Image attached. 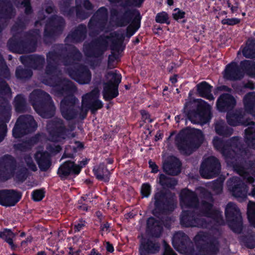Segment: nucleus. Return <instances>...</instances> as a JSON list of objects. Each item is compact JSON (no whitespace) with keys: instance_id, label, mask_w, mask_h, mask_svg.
Segmentation results:
<instances>
[{"instance_id":"9d476101","label":"nucleus","mask_w":255,"mask_h":255,"mask_svg":"<svg viewBox=\"0 0 255 255\" xmlns=\"http://www.w3.org/2000/svg\"><path fill=\"white\" fill-rule=\"evenodd\" d=\"M65 26V20L63 17L55 14L49 17L44 29V42L47 44L50 42L49 40L55 39L60 35Z\"/></svg>"},{"instance_id":"39448f33","label":"nucleus","mask_w":255,"mask_h":255,"mask_svg":"<svg viewBox=\"0 0 255 255\" xmlns=\"http://www.w3.org/2000/svg\"><path fill=\"white\" fill-rule=\"evenodd\" d=\"M29 101L36 113L43 118H52L55 113V107L51 97L46 92L37 89L29 95Z\"/></svg>"},{"instance_id":"f8f14e48","label":"nucleus","mask_w":255,"mask_h":255,"mask_svg":"<svg viewBox=\"0 0 255 255\" xmlns=\"http://www.w3.org/2000/svg\"><path fill=\"white\" fill-rule=\"evenodd\" d=\"M37 128V124L33 116L21 115L17 118L12 129V136L15 138H21L35 131Z\"/></svg>"},{"instance_id":"13d9d810","label":"nucleus","mask_w":255,"mask_h":255,"mask_svg":"<svg viewBox=\"0 0 255 255\" xmlns=\"http://www.w3.org/2000/svg\"><path fill=\"white\" fill-rule=\"evenodd\" d=\"M15 109L18 113H23L26 110V101L24 96L19 94L14 98Z\"/></svg>"},{"instance_id":"6e6d98bb","label":"nucleus","mask_w":255,"mask_h":255,"mask_svg":"<svg viewBox=\"0 0 255 255\" xmlns=\"http://www.w3.org/2000/svg\"><path fill=\"white\" fill-rule=\"evenodd\" d=\"M141 19L135 18L132 23L129 24L126 29V36L129 38L134 34L140 27Z\"/></svg>"},{"instance_id":"338daca9","label":"nucleus","mask_w":255,"mask_h":255,"mask_svg":"<svg viewBox=\"0 0 255 255\" xmlns=\"http://www.w3.org/2000/svg\"><path fill=\"white\" fill-rule=\"evenodd\" d=\"M151 192V186L149 183H144L140 188V194L142 198H148Z\"/></svg>"},{"instance_id":"a19ab883","label":"nucleus","mask_w":255,"mask_h":255,"mask_svg":"<svg viewBox=\"0 0 255 255\" xmlns=\"http://www.w3.org/2000/svg\"><path fill=\"white\" fill-rule=\"evenodd\" d=\"M34 158L41 171H47L51 165L50 157L47 152H37Z\"/></svg>"},{"instance_id":"603ef678","label":"nucleus","mask_w":255,"mask_h":255,"mask_svg":"<svg viewBox=\"0 0 255 255\" xmlns=\"http://www.w3.org/2000/svg\"><path fill=\"white\" fill-rule=\"evenodd\" d=\"M158 183L163 188H173L177 184V180L161 173L159 175Z\"/></svg>"},{"instance_id":"e433bc0d","label":"nucleus","mask_w":255,"mask_h":255,"mask_svg":"<svg viewBox=\"0 0 255 255\" xmlns=\"http://www.w3.org/2000/svg\"><path fill=\"white\" fill-rule=\"evenodd\" d=\"M146 231L152 237H160L163 231L161 221L153 217H150L147 220Z\"/></svg>"},{"instance_id":"3c124183","label":"nucleus","mask_w":255,"mask_h":255,"mask_svg":"<svg viewBox=\"0 0 255 255\" xmlns=\"http://www.w3.org/2000/svg\"><path fill=\"white\" fill-rule=\"evenodd\" d=\"M252 123L254 126L248 127L245 131V141L248 147L255 149V125Z\"/></svg>"},{"instance_id":"8fccbe9b","label":"nucleus","mask_w":255,"mask_h":255,"mask_svg":"<svg viewBox=\"0 0 255 255\" xmlns=\"http://www.w3.org/2000/svg\"><path fill=\"white\" fill-rule=\"evenodd\" d=\"M244 109L250 114L255 110V92H251L245 95L243 99Z\"/></svg>"},{"instance_id":"de8ad7c7","label":"nucleus","mask_w":255,"mask_h":255,"mask_svg":"<svg viewBox=\"0 0 255 255\" xmlns=\"http://www.w3.org/2000/svg\"><path fill=\"white\" fill-rule=\"evenodd\" d=\"M213 144L215 149L221 152L226 159H230V151L227 140H225L216 136L213 140Z\"/></svg>"},{"instance_id":"a878e982","label":"nucleus","mask_w":255,"mask_h":255,"mask_svg":"<svg viewBox=\"0 0 255 255\" xmlns=\"http://www.w3.org/2000/svg\"><path fill=\"white\" fill-rule=\"evenodd\" d=\"M22 196V193L16 190H0V205L6 207L14 206L20 200Z\"/></svg>"},{"instance_id":"393cba45","label":"nucleus","mask_w":255,"mask_h":255,"mask_svg":"<svg viewBox=\"0 0 255 255\" xmlns=\"http://www.w3.org/2000/svg\"><path fill=\"white\" fill-rule=\"evenodd\" d=\"M10 107L5 99L0 102V142L4 138L7 132L6 124L11 118Z\"/></svg>"},{"instance_id":"c85d7f7f","label":"nucleus","mask_w":255,"mask_h":255,"mask_svg":"<svg viewBox=\"0 0 255 255\" xmlns=\"http://www.w3.org/2000/svg\"><path fill=\"white\" fill-rule=\"evenodd\" d=\"M179 199L181 205L185 208H197L199 205V200L196 193L188 188L181 190Z\"/></svg>"},{"instance_id":"09e8293b","label":"nucleus","mask_w":255,"mask_h":255,"mask_svg":"<svg viewBox=\"0 0 255 255\" xmlns=\"http://www.w3.org/2000/svg\"><path fill=\"white\" fill-rule=\"evenodd\" d=\"M215 130L217 134L228 137L233 133V129L228 126L223 121H220L215 125Z\"/></svg>"},{"instance_id":"c03bdc74","label":"nucleus","mask_w":255,"mask_h":255,"mask_svg":"<svg viewBox=\"0 0 255 255\" xmlns=\"http://www.w3.org/2000/svg\"><path fill=\"white\" fill-rule=\"evenodd\" d=\"M16 234L10 229L3 228L0 231V239L3 240L9 246L12 251H15L19 247L18 245L15 244L13 239L15 238Z\"/></svg>"},{"instance_id":"a211bd4d","label":"nucleus","mask_w":255,"mask_h":255,"mask_svg":"<svg viewBox=\"0 0 255 255\" xmlns=\"http://www.w3.org/2000/svg\"><path fill=\"white\" fill-rule=\"evenodd\" d=\"M50 136L53 140L66 139L69 130L66 127L64 122L60 118H54L47 125Z\"/></svg>"},{"instance_id":"0eeeda50","label":"nucleus","mask_w":255,"mask_h":255,"mask_svg":"<svg viewBox=\"0 0 255 255\" xmlns=\"http://www.w3.org/2000/svg\"><path fill=\"white\" fill-rule=\"evenodd\" d=\"M194 241L198 252L196 255H217L219 252V241L208 232H198Z\"/></svg>"},{"instance_id":"49530a36","label":"nucleus","mask_w":255,"mask_h":255,"mask_svg":"<svg viewBox=\"0 0 255 255\" xmlns=\"http://www.w3.org/2000/svg\"><path fill=\"white\" fill-rule=\"evenodd\" d=\"M197 92L198 95L210 101L213 100L214 97L211 92L213 86L206 81H202L196 85Z\"/></svg>"},{"instance_id":"72a5a7b5","label":"nucleus","mask_w":255,"mask_h":255,"mask_svg":"<svg viewBox=\"0 0 255 255\" xmlns=\"http://www.w3.org/2000/svg\"><path fill=\"white\" fill-rule=\"evenodd\" d=\"M21 62L25 66L34 70H41L43 68L45 60L43 55L37 54L22 56L20 58Z\"/></svg>"},{"instance_id":"680f3d73","label":"nucleus","mask_w":255,"mask_h":255,"mask_svg":"<svg viewBox=\"0 0 255 255\" xmlns=\"http://www.w3.org/2000/svg\"><path fill=\"white\" fill-rule=\"evenodd\" d=\"M247 216L250 224L255 228V204L251 202L248 205Z\"/></svg>"},{"instance_id":"58836bf2","label":"nucleus","mask_w":255,"mask_h":255,"mask_svg":"<svg viewBox=\"0 0 255 255\" xmlns=\"http://www.w3.org/2000/svg\"><path fill=\"white\" fill-rule=\"evenodd\" d=\"M87 33V27L85 24H79L73 31L69 33L67 38H70L74 43H80L83 41L86 38Z\"/></svg>"},{"instance_id":"f03ea898","label":"nucleus","mask_w":255,"mask_h":255,"mask_svg":"<svg viewBox=\"0 0 255 255\" xmlns=\"http://www.w3.org/2000/svg\"><path fill=\"white\" fill-rule=\"evenodd\" d=\"M81 58L82 54L76 46H70L68 48L63 44H57L53 50L46 54L45 73L50 77H58L55 75L61 62L64 65H68L72 61H80Z\"/></svg>"},{"instance_id":"aec40b11","label":"nucleus","mask_w":255,"mask_h":255,"mask_svg":"<svg viewBox=\"0 0 255 255\" xmlns=\"http://www.w3.org/2000/svg\"><path fill=\"white\" fill-rule=\"evenodd\" d=\"M233 168L246 182L249 183L254 182L255 179L250 175L248 170L250 169L252 171L255 176V160L247 161L245 160H241L240 162H233Z\"/></svg>"},{"instance_id":"f704fd0d","label":"nucleus","mask_w":255,"mask_h":255,"mask_svg":"<svg viewBox=\"0 0 255 255\" xmlns=\"http://www.w3.org/2000/svg\"><path fill=\"white\" fill-rule=\"evenodd\" d=\"M200 106V105H196L195 102L191 101H187L184 104L183 113L186 114L188 120L192 123H199Z\"/></svg>"},{"instance_id":"ea45409f","label":"nucleus","mask_w":255,"mask_h":255,"mask_svg":"<svg viewBox=\"0 0 255 255\" xmlns=\"http://www.w3.org/2000/svg\"><path fill=\"white\" fill-rule=\"evenodd\" d=\"M15 14V9L9 0H0V17L5 19H10Z\"/></svg>"},{"instance_id":"79ce46f5","label":"nucleus","mask_w":255,"mask_h":255,"mask_svg":"<svg viewBox=\"0 0 255 255\" xmlns=\"http://www.w3.org/2000/svg\"><path fill=\"white\" fill-rule=\"evenodd\" d=\"M244 113L242 110L227 112L226 119L228 124L233 127L243 125Z\"/></svg>"},{"instance_id":"2eb2a0df","label":"nucleus","mask_w":255,"mask_h":255,"mask_svg":"<svg viewBox=\"0 0 255 255\" xmlns=\"http://www.w3.org/2000/svg\"><path fill=\"white\" fill-rule=\"evenodd\" d=\"M221 165L219 160L214 156H210L202 162L199 172L205 179H211L217 176L220 173Z\"/></svg>"},{"instance_id":"4468645a","label":"nucleus","mask_w":255,"mask_h":255,"mask_svg":"<svg viewBox=\"0 0 255 255\" xmlns=\"http://www.w3.org/2000/svg\"><path fill=\"white\" fill-rule=\"evenodd\" d=\"M79 0H75L76 5L71 6V0H64L59 3V9L61 13L65 16L70 18H74L75 15L77 19L83 21L88 18L91 13L82 9Z\"/></svg>"},{"instance_id":"f257e3e1","label":"nucleus","mask_w":255,"mask_h":255,"mask_svg":"<svg viewBox=\"0 0 255 255\" xmlns=\"http://www.w3.org/2000/svg\"><path fill=\"white\" fill-rule=\"evenodd\" d=\"M43 83L52 87L54 94L63 97L60 102V112L62 117L67 121L76 119L79 114V107L76 104L78 99L74 95L77 88L70 80L61 77H48L43 80Z\"/></svg>"},{"instance_id":"052dcab7","label":"nucleus","mask_w":255,"mask_h":255,"mask_svg":"<svg viewBox=\"0 0 255 255\" xmlns=\"http://www.w3.org/2000/svg\"><path fill=\"white\" fill-rule=\"evenodd\" d=\"M28 175L27 168L25 166H21L16 171L14 178L16 182L22 183L27 179Z\"/></svg>"},{"instance_id":"a18cd8bd","label":"nucleus","mask_w":255,"mask_h":255,"mask_svg":"<svg viewBox=\"0 0 255 255\" xmlns=\"http://www.w3.org/2000/svg\"><path fill=\"white\" fill-rule=\"evenodd\" d=\"M109 36L111 37L109 40H111V49L112 50L119 52L121 48L122 51L125 49V46H123L126 37L124 33H119L117 32H114L111 33Z\"/></svg>"},{"instance_id":"4be33fe9","label":"nucleus","mask_w":255,"mask_h":255,"mask_svg":"<svg viewBox=\"0 0 255 255\" xmlns=\"http://www.w3.org/2000/svg\"><path fill=\"white\" fill-rule=\"evenodd\" d=\"M21 4L24 7V13L25 15L21 17H18L17 21L12 26L11 31L13 33L19 32V30L25 29L26 25L30 20V15L33 13V9L31 6V0H23Z\"/></svg>"},{"instance_id":"774afa93","label":"nucleus","mask_w":255,"mask_h":255,"mask_svg":"<svg viewBox=\"0 0 255 255\" xmlns=\"http://www.w3.org/2000/svg\"><path fill=\"white\" fill-rule=\"evenodd\" d=\"M245 246L250 249L255 248V237L252 235L245 236L243 239Z\"/></svg>"},{"instance_id":"69168bd1","label":"nucleus","mask_w":255,"mask_h":255,"mask_svg":"<svg viewBox=\"0 0 255 255\" xmlns=\"http://www.w3.org/2000/svg\"><path fill=\"white\" fill-rule=\"evenodd\" d=\"M45 193L43 189L34 190L32 192L31 198L35 202H39L45 197Z\"/></svg>"},{"instance_id":"5fc2aeb1","label":"nucleus","mask_w":255,"mask_h":255,"mask_svg":"<svg viewBox=\"0 0 255 255\" xmlns=\"http://www.w3.org/2000/svg\"><path fill=\"white\" fill-rule=\"evenodd\" d=\"M36 141V137H32L29 140L14 144V147L16 150L22 152H25L31 148L32 145L35 143Z\"/></svg>"},{"instance_id":"5701e85b","label":"nucleus","mask_w":255,"mask_h":255,"mask_svg":"<svg viewBox=\"0 0 255 255\" xmlns=\"http://www.w3.org/2000/svg\"><path fill=\"white\" fill-rule=\"evenodd\" d=\"M200 212L203 216L211 218L216 224L219 225L224 224L222 212L214 208L213 203L202 200Z\"/></svg>"},{"instance_id":"bf43d9fd","label":"nucleus","mask_w":255,"mask_h":255,"mask_svg":"<svg viewBox=\"0 0 255 255\" xmlns=\"http://www.w3.org/2000/svg\"><path fill=\"white\" fill-rule=\"evenodd\" d=\"M32 71L31 69L23 68L18 66L15 70V76L17 79L21 80L30 79L32 75Z\"/></svg>"},{"instance_id":"4d7b16f0","label":"nucleus","mask_w":255,"mask_h":255,"mask_svg":"<svg viewBox=\"0 0 255 255\" xmlns=\"http://www.w3.org/2000/svg\"><path fill=\"white\" fill-rule=\"evenodd\" d=\"M199 112L200 114L198 123L206 124L210 122L212 117V115L210 110L208 108L201 105Z\"/></svg>"},{"instance_id":"473e14b6","label":"nucleus","mask_w":255,"mask_h":255,"mask_svg":"<svg viewBox=\"0 0 255 255\" xmlns=\"http://www.w3.org/2000/svg\"><path fill=\"white\" fill-rule=\"evenodd\" d=\"M182 163L177 157L171 155L163 162L162 168L164 172L171 176H176L181 171Z\"/></svg>"},{"instance_id":"864d4df0","label":"nucleus","mask_w":255,"mask_h":255,"mask_svg":"<svg viewBox=\"0 0 255 255\" xmlns=\"http://www.w3.org/2000/svg\"><path fill=\"white\" fill-rule=\"evenodd\" d=\"M243 55L248 59H255V40H252L247 43L242 50Z\"/></svg>"},{"instance_id":"20e7f679","label":"nucleus","mask_w":255,"mask_h":255,"mask_svg":"<svg viewBox=\"0 0 255 255\" xmlns=\"http://www.w3.org/2000/svg\"><path fill=\"white\" fill-rule=\"evenodd\" d=\"M39 31L37 29L30 30L25 32L24 37L21 32L13 33L7 43L10 51L15 53L23 54L35 51L37 44V36Z\"/></svg>"},{"instance_id":"f3484780","label":"nucleus","mask_w":255,"mask_h":255,"mask_svg":"<svg viewBox=\"0 0 255 255\" xmlns=\"http://www.w3.org/2000/svg\"><path fill=\"white\" fill-rule=\"evenodd\" d=\"M172 244L174 249L182 254L191 255L195 251L190 238L182 231H178L174 234Z\"/></svg>"},{"instance_id":"7c9ffc66","label":"nucleus","mask_w":255,"mask_h":255,"mask_svg":"<svg viewBox=\"0 0 255 255\" xmlns=\"http://www.w3.org/2000/svg\"><path fill=\"white\" fill-rule=\"evenodd\" d=\"M237 104L235 97L229 93H223L216 101V108L220 112H228L233 111Z\"/></svg>"},{"instance_id":"e2e57ef3","label":"nucleus","mask_w":255,"mask_h":255,"mask_svg":"<svg viewBox=\"0 0 255 255\" xmlns=\"http://www.w3.org/2000/svg\"><path fill=\"white\" fill-rule=\"evenodd\" d=\"M155 20L157 23L161 24L169 25L170 23L168 14L165 11L157 13L155 16Z\"/></svg>"},{"instance_id":"9b49d317","label":"nucleus","mask_w":255,"mask_h":255,"mask_svg":"<svg viewBox=\"0 0 255 255\" xmlns=\"http://www.w3.org/2000/svg\"><path fill=\"white\" fill-rule=\"evenodd\" d=\"M110 14L112 18H115V22L119 27L128 25L132 23L135 18H142L137 9L126 7L125 5L123 6V8L111 9Z\"/></svg>"},{"instance_id":"7ed1b4c3","label":"nucleus","mask_w":255,"mask_h":255,"mask_svg":"<svg viewBox=\"0 0 255 255\" xmlns=\"http://www.w3.org/2000/svg\"><path fill=\"white\" fill-rule=\"evenodd\" d=\"M204 135L201 130L184 128L175 137V145L180 152L186 155L191 154L203 143Z\"/></svg>"},{"instance_id":"412c9836","label":"nucleus","mask_w":255,"mask_h":255,"mask_svg":"<svg viewBox=\"0 0 255 255\" xmlns=\"http://www.w3.org/2000/svg\"><path fill=\"white\" fill-rule=\"evenodd\" d=\"M227 185L228 190L234 197L243 199L247 197L248 187L240 177L234 176L230 178Z\"/></svg>"},{"instance_id":"6ab92c4d","label":"nucleus","mask_w":255,"mask_h":255,"mask_svg":"<svg viewBox=\"0 0 255 255\" xmlns=\"http://www.w3.org/2000/svg\"><path fill=\"white\" fill-rule=\"evenodd\" d=\"M69 76L80 84H88L91 80V73L88 68L81 64L67 69Z\"/></svg>"},{"instance_id":"cd10ccee","label":"nucleus","mask_w":255,"mask_h":255,"mask_svg":"<svg viewBox=\"0 0 255 255\" xmlns=\"http://www.w3.org/2000/svg\"><path fill=\"white\" fill-rule=\"evenodd\" d=\"M227 144L230 151V159L231 160V163L233 166V162H240L241 160H244L236 151L237 150L240 153L245 151L244 144L241 138L237 136H233L227 140Z\"/></svg>"},{"instance_id":"1a4fd4ad","label":"nucleus","mask_w":255,"mask_h":255,"mask_svg":"<svg viewBox=\"0 0 255 255\" xmlns=\"http://www.w3.org/2000/svg\"><path fill=\"white\" fill-rule=\"evenodd\" d=\"M111 38L108 36H100L97 39L91 41L87 44H84L83 52L88 58H93L94 60L93 63L97 65L103 58L105 52L107 50L108 41Z\"/></svg>"},{"instance_id":"b1692460","label":"nucleus","mask_w":255,"mask_h":255,"mask_svg":"<svg viewBox=\"0 0 255 255\" xmlns=\"http://www.w3.org/2000/svg\"><path fill=\"white\" fill-rule=\"evenodd\" d=\"M17 166V162L14 157L5 154L0 158V175L4 180L10 178V173H13Z\"/></svg>"},{"instance_id":"0e129e2a","label":"nucleus","mask_w":255,"mask_h":255,"mask_svg":"<svg viewBox=\"0 0 255 255\" xmlns=\"http://www.w3.org/2000/svg\"><path fill=\"white\" fill-rule=\"evenodd\" d=\"M11 90L7 82L0 78V96H6L10 94Z\"/></svg>"},{"instance_id":"6e6552de","label":"nucleus","mask_w":255,"mask_h":255,"mask_svg":"<svg viewBox=\"0 0 255 255\" xmlns=\"http://www.w3.org/2000/svg\"><path fill=\"white\" fill-rule=\"evenodd\" d=\"M152 202L154 205L152 213L156 217L172 212L175 208L173 196L162 190L154 193L151 200Z\"/></svg>"},{"instance_id":"c9c22d12","label":"nucleus","mask_w":255,"mask_h":255,"mask_svg":"<svg viewBox=\"0 0 255 255\" xmlns=\"http://www.w3.org/2000/svg\"><path fill=\"white\" fill-rule=\"evenodd\" d=\"M94 99V95L92 93H87L82 97V106L90 110L93 114L103 107V103L100 100L96 98L92 101Z\"/></svg>"},{"instance_id":"dca6fc26","label":"nucleus","mask_w":255,"mask_h":255,"mask_svg":"<svg viewBox=\"0 0 255 255\" xmlns=\"http://www.w3.org/2000/svg\"><path fill=\"white\" fill-rule=\"evenodd\" d=\"M109 75L112 76V78L104 83L102 91L103 99L107 102L119 96V86L122 81V75L120 73L111 72Z\"/></svg>"},{"instance_id":"bb28decb","label":"nucleus","mask_w":255,"mask_h":255,"mask_svg":"<svg viewBox=\"0 0 255 255\" xmlns=\"http://www.w3.org/2000/svg\"><path fill=\"white\" fill-rule=\"evenodd\" d=\"M180 224L185 227H205L206 220L204 218H197L193 211H183L180 219Z\"/></svg>"},{"instance_id":"423d86ee","label":"nucleus","mask_w":255,"mask_h":255,"mask_svg":"<svg viewBox=\"0 0 255 255\" xmlns=\"http://www.w3.org/2000/svg\"><path fill=\"white\" fill-rule=\"evenodd\" d=\"M245 74L249 76L255 75V62L250 60H244L240 65L235 61L227 64L224 71V77L230 81L242 79Z\"/></svg>"},{"instance_id":"4c0bfd02","label":"nucleus","mask_w":255,"mask_h":255,"mask_svg":"<svg viewBox=\"0 0 255 255\" xmlns=\"http://www.w3.org/2000/svg\"><path fill=\"white\" fill-rule=\"evenodd\" d=\"M108 21L92 16L88 24V27L91 33L98 35L104 31L106 27Z\"/></svg>"},{"instance_id":"2f4dec72","label":"nucleus","mask_w":255,"mask_h":255,"mask_svg":"<svg viewBox=\"0 0 255 255\" xmlns=\"http://www.w3.org/2000/svg\"><path fill=\"white\" fill-rule=\"evenodd\" d=\"M160 248L159 243L148 238H143L140 241L139 247V255H151L157 253Z\"/></svg>"},{"instance_id":"ddd939ff","label":"nucleus","mask_w":255,"mask_h":255,"mask_svg":"<svg viewBox=\"0 0 255 255\" xmlns=\"http://www.w3.org/2000/svg\"><path fill=\"white\" fill-rule=\"evenodd\" d=\"M225 214L227 222L231 230L235 233L241 234L243 223L240 209L233 202H229L226 207Z\"/></svg>"},{"instance_id":"c756f323","label":"nucleus","mask_w":255,"mask_h":255,"mask_svg":"<svg viewBox=\"0 0 255 255\" xmlns=\"http://www.w3.org/2000/svg\"><path fill=\"white\" fill-rule=\"evenodd\" d=\"M57 175L62 180L67 179L69 176H76L80 173V169L75 161L66 160L59 167Z\"/></svg>"},{"instance_id":"37998d69","label":"nucleus","mask_w":255,"mask_h":255,"mask_svg":"<svg viewBox=\"0 0 255 255\" xmlns=\"http://www.w3.org/2000/svg\"><path fill=\"white\" fill-rule=\"evenodd\" d=\"M96 178L99 181L108 182L110 179L111 172L107 169L105 163L103 162L95 166L93 169Z\"/></svg>"}]
</instances>
